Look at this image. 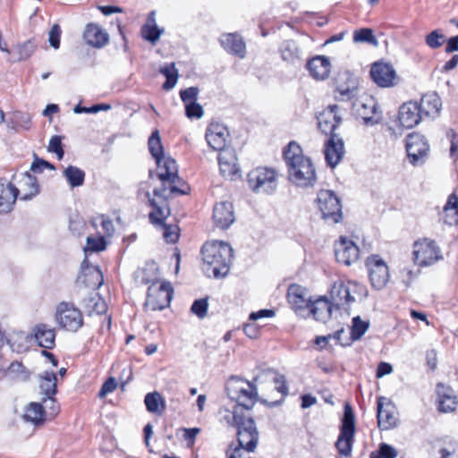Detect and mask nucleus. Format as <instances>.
Returning <instances> with one entry per match:
<instances>
[{
	"label": "nucleus",
	"mask_w": 458,
	"mask_h": 458,
	"mask_svg": "<svg viewBox=\"0 0 458 458\" xmlns=\"http://www.w3.org/2000/svg\"><path fill=\"white\" fill-rule=\"evenodd\" d=\"M225 390L228 397L235 402L233 410L220 409L225 412L222 419L228 426L240 428V440L253 449L259 441V431L256 428L250 411L258 400V390L255 385L236 376H232L226 382Z\"/></svg>",
	"instance_id": "f257e3e1"
},
{
	"label": "nucleus",
	"mask_w": 458,
	"mask_h": 458,
	"mask_svg": "<svg viewBox=\"0 0 458 458\" xmlns=\"http://www.w3.org/2000/svg\"><path fill=\"white\" fill-rule=\"evenodd\" d=\"M284 158L288 169L289 180L299 187L313 186L316 170L310 157H305L302 148L295 141H291L284 150Z\"/></svg>",
	"instance_id": "f03ea898"
},
{
	"label": "nucleus",
	"mask_w": 458,
	"mask_h": 458,
	"mask_svg": "<svg viewBox=\"0 0 458 458\" xmlns=\"http://www.w3.org/2000/svg\"><path fill=\"white\" fill-rule=\"evenodd\" d=\"M203 271L208 276H225L233 259L232 247L224 242H206L201 248Z\"/></svg>",
	"instance_id": "7ed1b4c3"
},
{
	"label": "nucleus",
	"mask_w": 458,
	"mask_h": 458,
	"mask_svg": "<svg viewBox=\"0 0 458 458\" xmlns=\"http://www.w3.org/2000/svg\"><path fill=\"white\" fill-rule=\"evenodd\" d=\"M148 146L149 153L156 160L157 168L160 170L157 174L159 180L164 182L170 180L172 182L179 180L177 164L174 158L164 155V148L157 130L151 133Z\"/></svg>",
	"instance_id": "20e7f679"
},
{
	"label": "nucleus",
	"mask_w": 458,
	"mask_h": 458,
	"mask_svg": "<svg viewBox=\"0 0 458 458\" xmlns=\"http://www.w3.org/2000/svg\"><path fill=\"white\" fill-rule=\"evenodd\" d=\"M355 433V420L352 406L344 405V417L340 428V435L335 442V447L343 456H349L352 453L353 437Z\"/></svg>",
	"instance_id": "39448f33"
},
{
	"label": "nucleus",
	"mask_w": 458,
	"mask_h": 458,
	"mask_svg": "<svg viewBox=\"0 0 458 458\" xmlns=\"http://www.w3.org/2000/svg\"><path fill=\"white\" fill-rule=\"evenodd\" d=\"M249 187L256 193H272L277 187V174L268 167H257L247 176Z\"/></svg>",
	"instance_id": "423d86ee"
},
{
	"label": "nucleus",
	"mask_w": 458,
	"mask_h": 458,
	"mask_svg": "<svg viewBox=\"0 0 458 458\" xmlns=\"http://www.w3.org/2000/svg\"><path fill=\"white\" fill-rule=\"evenodd\" d=\"M172 296L173 288L170 283L154 281L148 286L144 307L147 310H162L170 305Z\"/></svg>",
	"instance_id": "0eeeda50"
},
{
	"label": "nucleus",
	"mask_w": 458,
	"mask_h": 458,
	"mask_svg": "<svg viewBox=\"0 0 458 458\" xmlns=\"http://www.w3.org/2000/svg\"><path fill=\"white\" fill-rule=\"evenodd\" d=\"M316 201L325 220L334 224L341 221L343 217L342 206L340 199L333 191L320 190Z\"/></svg>",
	"instance_id": "6e6552de"
},
{
	"label": "nucleus",
	"mask_w": 458,
	"mask_h": 458,
	"mask_svg": "<svg viewBox=\"0 0 458 458\" xmlns=\"http://www.w3.org/2000/svg\"><path fill=\"white\" fill-rule=\"evenodd\" d=\"M405 148L409 161L414 166L422 165L428 157L429 144L425 136L419 132L407 135Z\"/></svg>",
	"instance_id": "1a4fd4ad"
},
{
	"label": "nucleus",
	"mask_w": 458,
	"mask_h": 458,
	"mask_svg": "<svg viewBox=\"0 0 458 458\" xmlns=\"http://www.w3.org/2000/svg\"><path fill=\"white\" fill-rule=\"evenodd\" d=\"M58 325L70 332H77L83 326L81 311L69 302H61L55 312Z\"/></svg>",
	"instance_id": "9d476101"
},
{
	"label": "nucleus",
	"mask_w": 458,
	"mask_h": 458,
	"mask_svg": "<svg viewBox=\"0 0 458 458\" xmlns=\"http://www.w3.org/2000/svg\"><path fill=\"white\" fill-rule=\"evenodd\" d=\"M442 258L439 247L432 240L423 239L413 245V259L420 267L430 266Z\"/></svg>",
	"instance_id": "9b49d317"
},
{
	"label": "nucleus",
	"mask_w": 458,
	"mask_h": 458,
	"mask_svg": "<svg viewBox=\"0 0 458 458\" xmlns=\"http://www.w3.org/2000/svg\"><path fill=\"white\" fill-rule=\"evenodd\" d=\"M352 109L366 125H375L381 121V115L377 113V101L369 95H363L356 99L352 105Z\"/></svg>",
	"instance_id": "f8f14e48"
},
{
	"label": "nucleus",
	"mask_w": 458,
	"mask_h": 458,
	"mask_svg": "<svg viewBox=\"0 0 458 458\" xmlns=\"http://www.w3.org/2000/svg\"><path fill=\"white\" fill-rule=\"evenodd\" d=\"M366 267L371 285L377 290L384 288L389 280V270L386 263L378 256L372 255L367 259Z\"/></svg>",
	"instance_id": "ddd939ff"
},
{
	"label": "nucleus",
	"mask_w": 458,
	"mask_h": 458,
	"mask_svg": "<svg viewBox=\"0 0 458 458\" xmlns=\"http://www.w3.org/2000/svg\"><path fill=\"white\" fill-rule=\"evenodd\" d=\"M337 101H347L356 97L359 88L358 80L348 71L339 72L335 79Z\"/></svg>",
	"instance_id": "4468645a"
},
{
	"label": "nucleus",
	"mask_w": 458,
	"mask_h": 458,
	"mask_svg": "<svg viewBox=\"0 0 458 458\" xmlns=\"http://www.w3.org/2000/svg\"><path fill=\"white\" fill-rule=\"evenodd\" d=\"M360 286V285L356 282H344L341 279L335 281L333 284L330 291V295L334 305L339 307L353 302L355 299L352 295V293L355 292L356 289Z\"/></svg>",
	"instance_id": "2eb2a0df"
},
{
	"label": "nucleus",
	"mask_w": 458,
	"mask_h": 458,
	"mask_svg": "<svg viewBox=\"0 0 458 458\" xmlns=\"http://www.w3.org/2000/svg\"><path fill=\"white\" fill-rule=\"evenodd\" d=\"M342 122V116L339 114V106L337 105L328 106L318 116V124L319 130L326 135L336 134L335 131Z\"/></svg>",
	"instance_id": "dca6fc26"
},
{
	"label": "nucleus",
	"mask_w": 458,
	"mask_h": 458,
	"mask_svg": "<svg viewBox=\"0 0 458 458\" xmlns=\"http://www.w3.org/2000/svg\"><path fill=\"white\" fill-rule=\"evenodd\" d=\"M370 77L377 86L388 88L394 85L396 72L390 64L377 62L371 66Z\"/></svg>",
	"instance_id": "f3484780"
},
{
	"label": "nucleus",
	"mask_w": 458,
	"mask_h": 458,
	"mask_svg": "<svg viewBox=\"0 0 458 458\" xmlns=\"http://www.w3.org/2000/svg\"><path fill=\"white\" fill-rule=\"evenodd\" d=\"M359 248L346 237H341L335 245V255L338 262L344 265H351L359 259Z\"/></svg>",
	"instance_id": "a211bd4d"
},
{
	"label": "nucleus",
	"mask_w": 458,
	"mask_h": 458,
	"mask_svg": "<svg viewBox=\"0 0 458 458\" xmlns=\"http://www.w3.org/2000/svg\"><path fill=\"white\" fill-rule=\"evenodd\" d=\"M325 158L327 164L335 167L342 160L344 154L343 140L338 134H332L325 143Z\"/></svg>",
	"instance_id": "6ab92c4d"
},
{
	"label": "nucleus",
	"mask_w": 458,
	"mask_h": 458,
	"mask_svg": "<svg viewBox=\"0 0 458 458\" xmlns=\"http://www.w3.org/2000/svg\"><path fill=\"white\" fill-rule=\"evenodd\" d=\"M423 119L416 101L403 104L399 108L398 120L403 128H412Z\"/></svg>",
	"instance_id": "aec40b11"
},
{
	"label": "nucleus",
	"mask_w": 458,
	"mask_h": 458,
	"mask_svg": "<svg viewBox=\"0 0 458 458\" xmlns=\"http://www.w3.org/2000/svg\"><path fill=\"white\" fill-rule=\"evenodd\" d=\"M228 136L227 129L217 123H212L206 131L205 138L208 146L214 150L222 152L226 144Z\"/></svg>",
	"instance_id": "412c9836"
},
{
	"label": "nucleus",
	"mask_w": 458,
	"mask_h": 458,
	"mask_svg": "<svg viewBox=\"0 0 458 458\" xmlns=\"http://www.w3.org/2000/svg\"><path fill=\"white\" fill-rule=\"evenodd\" d=\"M218 164L221 174L229 179H234L240 173L237 157L233 149L223 150L218 156Z\"/></svg>",
	"instance_id": "4be33fe9"
},
{
	"label": "nucleus",
	"mask_w": 458,
	"mask_h": 458,
	"mask_svg": "<svg viewBox=\"0 0 458 458\" xmlns=\"http://www.w3.org/2000/svg\"><path fill=\"white\" fill-rule=\"evenodd\" d=\"M420 112L424 118H436L442 107V101L440 97L436 92H428L423 95L417 102Z\"/></svg>",
	"instance_id": "5701e85b"
},
{
	"label": "nucleus",
	"mask_w": 458,
	"mask_h": 458,
	"mask_svg": "<svg viewBox=\"0 0 458 458\" xmlns=\"http://www.w3.org/2000/svg\"><path fill=\"white\" fill-rule=\"evenodd\" d=\"M377 424L381 429H389L396 425L394 407L384 397L377 399Z\"/></svg>",
	"instance_id": "b1692460"
},
{
	"label": "nucleus",
	"mask_w": 458,
	"mask_h": 458,
	"mask_svg": "<svg viewBox=\"0 0 458 458\" xmlns=\"http://www.w3.org/2000/svg\"><path fill=\"white\" fill-rule=\"evenodd\" d=\"M233 204L229 201L216 203L213 209L215 225L222 229H227L234 222Z\"/></svg>",
	"instance_id": "393cba45"
},
{
	"label": "nucleus",
	"mask_w": 458,
	"mask_h": 458,
	"mask_svg": "<svg viewBox=\"0 0 458 458\" xmlns=\"http://www.w3.org/2000/svg\"><path fill=\"white\" fill-rule=\"evenodd\" d=\"M19 194V190L4 178H0V214L12 210Z\"/></svg>",
	"instance_id": "a878e982"
},
{
	"label": "nucleus",
	"mask_w": 458,
	"mask_h": 458,
	"mask_svg": "<svg viewBox=\"0 0 458 458\" xmlns=\"http://www.w3.org/2000/svg\"><path fill=\"white\" fill-rule=\"evenodd\" d=\"M438 396V411L441 412H451L456 409L457 397L454 391L448 386L442 383L437 385Z\"/></svg>",
	"instance_id": "bb28decb"
},
{
	"label": "nucleus",
	"mask_w": 458,
	"mask_h": 458,
	"mask_svg": "<svg viewBox=\"0 0 458 458\" xmlns=\"http://www.w3.org/2000/svg\"><path fill=\"white\" fill-rule=\"evenodd\" d=\"M220 43L224 49L240 58L246 54V46L242 37L237 33L224 34L220 38Z\"/></svg>",
	"instance_id": "cd10ccee"
},
{
	"label": "nucleus",
	"mask_w": 458,
	"mask_h": 458,
	"mask_svg": "<svg viewBox=\"0 0 458 458\" xmlns=\"http://www.w3.org/2000/svg\"><path fill=\"white\" fill-rule=\"evenodd\" d=\"M306 67L314 79L325 80L330 73L331 63L327 57L317 55L307 63Z\"/></svg>",
	"instance_id": "c85d7f7f"
},
{
	"label": "nucleus",
	"mask_w": 458,
	"mask_h": 458,
	"mask_svg": "<svg viewBox=\"0 0 458 458\" xmlns=\"http://www.w3.org/2000/svg\"><path fill=\"white\" fill-rule=\"evenodd\" d=\"M33 337L40 347L53 349L55 341V330L47 324H38L33 328Z\"/></svg>",
	"instance_id": "c756f323"
},
{
	"label": "nucleus",
	"mask_w": 458,
	"mask_h": 458,
	"mask_svg": "<svg viewBox=\"0 0 458 458\" xmlns=\"http://www.w3.org/2000/svg\"><path fill=\"white\" fill-rule=\"evenodd\" d=\"M161 182L162 187L154 190V195L160 198L167 199L174 194L183 195L187 194L190 191V187L180 177L175 182H172L170 180Z\"/></svg>",
	"instance_id": "7c9ffc66"
},
{
	"label": "nucleus",
	"mask_w": 458,
	"mask_h": 458,
	"mask_svg": "<svg viewBox=\"0 0 458 458\" xmlns=\"http://www.w3.org/2000/svg\"><path fill=\"white\" fill-rule=\"evenodd\" d=\"M281 58L292 65H301V56L297 43L293 39L284 40L279 47Z\"/></svg>",
	"instance_id": "2f4dec72"
},
{
	"label": "nucleus",
	"mask_w": 458,
	"mask_h": 458,
	"mask_svg": "<svg viewBox=\"0 0 458 458\" xmlns=\"http://www.w3.org/2000/svg\"><path fill=\"white\" fill-rule=\"evenodd\" d=\"M83 38L88 45L102 47L108 41V34L97 24H88L83 33Z\"/></svg>",
	"instance_id": "473e14b6"
},
{
	"label": "nucleus",
	"mask_w": 458,
	"mask_h": 458,
	"mask_svg": "<svg viewBox=\"0 0 458 458\" xmlns=\"http://www.w3.org/2000/svg\"><path fill=\"white\" fill-rule=\"evenodd\" d=\"M20 186L19 192L21 191V199L30 200L38 193V184L36 177L28 172L21 174L18 181Z\"/></svg>",
	"instance_id": "72a5a7b5"
},
{
	"label": "nucleus",
	"mask_w": 458,
	"mask_h": 458,
	"mask_svg": "<svg viewBox=\"0 0 458 458\" xmlns=\"http://www.w3.org/2000/svg\"><path fill=\"white\" fill-rule=\"evenodd\" d=\"M333 306L334 303L325 298H320L313 302L310 301L308 308L316 320L325 322L330 318Z\"/></svg>",
	"instance_id": "f704fd0d"
},
{
	"label": "nucleus",
	"mask_w": 458,
	"mask_h": 458,
	"mask_svg": "<svg viewBox=\"0 0 458 458\" xmlns=\"http://www.w3.org/2000/svg\"><path fill=\"white\" fill-rule=\"evenodd\" d=\"M38 377L40 394L42 396L55 395L57 393L56 374L52 371H45Z\"/></svg>",
	"instance_id": "c9c22d12"
},
{
	"label": "nucleus",
	"mask_w": 458,
	"mask_h": 458,
	"mask_svg": "<svg viewBox=\"0 0 458 458\" xmlns=\"http://www.w3.org/2000/svg\"><path fill=\"white\" fill-rule=\"evenodd\" d=\"M433 448L438 454L436 458H452L458 450V444L453 438L445 437L437 440Z\"/></svg>",
	"instance_id": "e433bc0d"
},
{
	"label": "nucleus",
	"mask_w": 458,
	"mask_h": 458,
	"mask_svg": "<svg viewBox=\"0 0 458 458\" xmlns=\"http://www.w3.org/2000/svg\"><path fill=\"white\" fill-rule=\"evenodd\" d=\"M36 48L37 45L32 39L16 44L12 50L14 61L21 62L29 59Z\"/></svg>",
	"instance_id": "4c0bfd02"
},
{
	"label": "nucleus",
	"mask_w": 458,
	"mask_h": 458,
	"mask_svg": "<svg viewBox=\"0 0 458 458\" xmlns=\"http://www.w3.org/2000/svg\"><path fill=\"white\" fill-rule=\"evenodd\" d=\"M149 202L153 208V211L149 213V220L153 224L163 225L164 220L170 215L166 199L163 198L161 205H158L154 199H150Z\"/></svg>",
	"instance_id": "58836bf2"
},
{
	"label": "nucleus",
	"mask_w": 458,
	"mask_h": 458,
	"mask_svg": "<svg viewBox=\"0 0 458 458\" xmlns=\"http://www.w3.org/2000/svg\"><path fill=\"white\" fill-rule=\"evenodd\" d=\"M144 403L148 412L161 415L165 410V403L158 392L147 394Z\"/></svg>",
	"instance_id": "ea45409f"
},
{
	"label": "nucleus",
	"mask_w": 458,
	"mask_h": 458,
	"mask_svg": "<svg viewBox=\"0 0 458 458\" xmlns=\"http://www.w3.org/2000/svg\"><path fill=\"white\" fill-rule=\"evenodd\" d=\"M304 289L300 285L292 284L288 289V301L295 309L308 307L310 301L306 299Z\"/></svg>",
	"instance_id": "a19ab883"
},
{
	"label": "nucleus",
	"mask_w": 458,
	"mask_h": 458,
	"mask_svg": "<svg viewBox=\"0 0 458 458\" xmlns=\"http://www.w3.org/2000/svg\"><path fill=\"white\" fill-rule=\"evenodd\" d=\"M444 212L446 218L445 223L452 225L458 224V195L451 193L448 196L447 201L444 207Z\"/></svg>",
	"instance_id": "79ce46f5"
},
{
	"label": "nucleus",
	"mask_w": 458,
	"mask_h": 458,
	"mask_svg": "<svg viewBox=\"0 0 458 458\" xmlns=\"http://www.w3.org/2000/svg\"><path fill=\"white\" fill-rule=\"evenodd\" d=\"M31 118L29 114L16 111L12 114L7 121V127L13 131L20 129L29 130L30 126Z\"/></svg>",
	"instance_id": "37998d69"
},
{
	"label": "nucleus",
	"mask_w": 458,
	"mask_h": 458,
	"mask_svg": "<svg viewBox=\"0 0 458 458\" xmlns=\"http://www.w3.org/2000/svg\"><path fill=\"white\" fill-rule=\"evenodd\" d=\"M84 309L89 315H102L106 313L107 305L98 294H95L85 300Z\"/></svg>",
	"instance_id": "c03bdc74"
},
{
	"label": "nucleus",
	"mask_w": 458,
	"mask_h": 458,
	"mask_svg": "<svg viewBox=\"0 0 458 458\" xmlns=\"http://www.w3.org/2000/svg\"><path fill=\"white\" fill-rule=\"evenodd\" d=\"M46 416L47 412L43 410V405L40 403H31L26 410L24 418L28 421L38 424L44 421Z\"/></svg>",
	"instance_id": "a18cd8bd"
},
{
	"label": "nucleus",
	"mask_w": 458,
	"mask_h": 458,
	"mask_svg": "<svg viewBox=\"0 0 458 458\" xmlns=\"http://www.w3.org/2000/svg\"><path fill=\"white\" fill-rule=\"evenodd\" d=\"M64 175L72 188L79 187L84 182L85 173L83 170L77 166H67L64 171Z\"/></svg>",
	"instance_id": "49530a36"
},
{
	"label": "nucleus",
	"mask_w": 458,
	"mask_h": 458,
	"mask_svg": "<svg viewBox=\"0 0 458 458\" xmlns=\"http://www.w3.org/2000/svg\"><path fill=\"white\" fill-rule=\"evenodd\" d=\"M160 72L166 78V81L163 84L165 90H171L177 83L178 71L175 68L174 63L165 64L160 68Z\"/></svg>",
	"instance_id": "de8ad7c7"
},
{
	"label": "nucleus",
	"mask_w": 458,
	"mask_h": 458,
	"mask_svg": "<svg viewBox=\"0 0 458 458\" xmlns=\"http://www.w3.org/2000/svg\"><path fill=\"white\" fill-rule=\"evenodd\" d=\"M369 323L368 321H363L361 318L357 316L352 318V325L351 327V337L347 340L346 343L351 344L352 341H356L361 338V336L367 332L369 329Z\"/></svg>",
	"instance_id": "09e8293b"
},
{
	"label": "nucleus",
	"mask_w": 458,
	"mask_h": 458,
	"mask_svg": "<svg viewBox=\"0 0 458 458\" xmlns=\"http://www.w3.org/2000/svg\"><path fill=\"white\" fill-rule=\"evenodd\" d=\"M85 284L94 290L98 289L103 284V275L97 267H91L85 273Z\"/></svg>",
	"instance_id": "8fccbe9b"
},
{
	"label": "nucleus",
	"mask_w": 458,
	"mask_h": 458,
	"mask_svg": "<svg viewBox=\"0 0 458 458\" xmlns=\"http://www.w3.org/2000/svg\"><path fill=\"white\" fill-rule=\"evenodd\" d=\"M163 31V30L158 29L156 23L145 24L141 29L143 38L152 44H155L159 39Z\"/></svg>",
	"instance_id": "3c124183"
},
{
	"label": "nucleus",
	"mask_w": 458,
	"mask_h": 458,
	"mask_svg": "<svg viewBox=\"0 0 458 458\" xmlns=\"http://www.w3.org/2000/svg\"><path fill=\"white\" fill-rule=\"evenodd\" d=\"M43 410L46 411L47 416L54 418L59 412V405L55 395L42 396L41 403Z\"/></svg>",
	"instance_id": "603ef678"
},
{
	"label": "nucleus",
	"mask_w": 458,
	"mask_h": 458,
	"mask_svg": "<svg viewBox=\"0 0 458 458\" xmlns=\"http://www.w3.org/2000/svg\"><path fill=\"white\" fill-rule=\"evenodd\" d=\"M353 41L354 42H367L370 43L374 46L377 45V40L373 34V30L371 29H360L356 30L353 34Z\"/></svg>",
	"instance_id": "864d4df0"
},
{
	"label": "nucleus",
	"mask_w": 458,
	"mask_h": 458,
	"mask_svg": "<svg viewBox=\"0 0 458 458\" xmlns=\"http://www.w3.org/2000/svg\"><path fill=\"white\" fill-rule=\"evenodd\" d=\"M185 114L189 119H200L203 116V107L197 101L185 104Z\"/></svg>",
	"instance_id": "5fc2aeb1"
},
{
	"label": "nucleus",
	"mask_w": 458,
	"mask_h": 458,
	"mask_svg": "<svg viewBox=\"0 0 458 458\" xmlns=\"http://www.w3.org/2000/svg\"><path fill=\"white\" fill-rule=\"evenodd\" d=\"M237 435H238V443H239V446L233 448V449H228L226 451V457L227 458H242V455H243V452L244 451H247V452H253L257 445L253 448V449H249L248 445H245L244 443H241V440H240V428H237Z\"/></svg>",
	"instance_id": "6e6d98bb"
},
{
	"label": "nucleus",
	"mask_w": 458,
	"mask_h": 458,
	"mask_svg": "<svg viewBox=\"0 0 458 458\" xmlns=\"http://www.w3.org/2000/svg\"><path fill=\"white\" fill-rule=\"evenodd\" d=\"M47 150L55 153L59 160L63 159L64 151L62 145V137L54 135L49 140Z\"/></svg>",
	"instance_id": "4d7b16f0"
},
{
	"label": "nucleus",
	"mask_w": 458,
	"mask_h": 458,
	"mask_svg": "<svg viewBox=\"0 0 458 458\" xmlns=\"http://www.w3.org/2000/svg\"><path fill=\"white\" fill-rule=\"evenodd\" d=\"M208 308V298H202L194 301L191 307V310L199 318H204L207 315Z\"/></svg>",
	"instance_id": "13d9d810"
},
{
	"label": "nucleus",
	"mask_w": 458,
	"mask_h": 458,
	"mask_svg": "<svg viewBox=\"0 0 458 458\" xmlns=\"http://www.w3.org/2000/svg\"><path fill=\"white\" fill-rule=\"evenodd\" d=\"M445 36L440 33L437 30H433L426 37L427 45L432 48H439L445 42Z\"/></svg>",
	"instance_id": "bf43d9fd"
},
{
	"label": "nucleus",
	"mask_w": 458,
	"mask_h": 458,
	"mask_svg": "<svg viewBox=\"0 0 458 458\" xmlns=\"http://www.w3.org/2000/svg\"><path fill=\"white\" fill-rule=\"evenodd\" d=\"M397 451L390 445L382 443L379 445L378 454L371 453L370 458H396Z\"/></svg>",
	"instance_id": "052dcab7"
},
{
	"label": "nucleus",
	"mask_w": 458,
	"mask_h": 458,
	"mask_svg": "<svg viewBox=\"0 0 458 458\" xmlns=\"http://www.w3.org/2000/svg\"><path fill=\"white\" fill-rule=\"evenodd\" d=\"M344 333V328L341 327L337 329L333 335H328L327 336H318L315 340L316 344L319 345L321 344H327L328 339L334 338L337 343L342 345H349V343H344L342 340V335Z\"/></svg>",
	"instance_id": "680f3d73"
},
{
	"label": "nucleus",
	"mask_w": 458,
	"mask_h": 458,
	"mask_svg": "<svg viewBox=\"0 0 458 458\" xmlns=\"http://www.w3.org/2000/svg\"><path fill=\"white\" fill-rule=\"evenodd\" d=\"M164 228L163 237L168 243H174L179 239L178 227L175 225H162Z\"/></svg>",
	"instance_id": "e2e57ef3"
},
{
	"label": "nucleus",
	"mask_w": 458,
	"mask_h": 458,
	"mask_svg": "<svg viewBox=\"0 0 458 458\" xmlns=\"http://www.w3.org/2000/svg\"><path fill=\"white\" fill-rule=\"evenodd\" d=\"M61 33L62 30L58 24H54L48 32L49 44L55 49H58L60 47Z\"/></svg>",
	"instance_id": "0e129e2a"
},
{
	"label": "nucleus",
	"mask_w": 458,
	"mask_h": 458,
	"mask_svg": "<svg viewBox=\"0 0 458 458\" xmlns=\"http://www.w3.org/2000/svg\"><path fill=\"white\" fill-rule=\"evenodd\" d=\"M106 243L104 237L100 236L98 238L88 237L87 238V250L91 251H102L106 249Z\"/></svg>",
	"instance_id": "69168bd1"
},
{
	"label": "nucleus",
	"mask_w": 458,
	"mask_h": 458,
	"mask_svg": "<svg viewBox=\"0 0 458 458\" xmlns=\"http://www.w3.org/2000/svg\"><path fill=\"white\" fill-rule=\"evenodd\" d=\"M199 89L197 87H190L180 92L182 101L185 104L191 103V101H197L199 95Z\"/></svg>",
	"instance_id": "338daca9"
},
{
	"label": "nucleus",
	"mask_w": 458,
	"mask_h": 458,
	"mask_svg": "<svg viewBox=\"0 0 458 458\" xmlns=\"http://www.w3.org/2000/svg\"><path fill=\"white\" fill-rule=\"evenodd\" d=\"M447 137L451 138L450 157L456 160L458 158V135L454 130L450 129L447 131Z\"/></svg>",
	"instance_id": "774afa93"
}]
</instances>
